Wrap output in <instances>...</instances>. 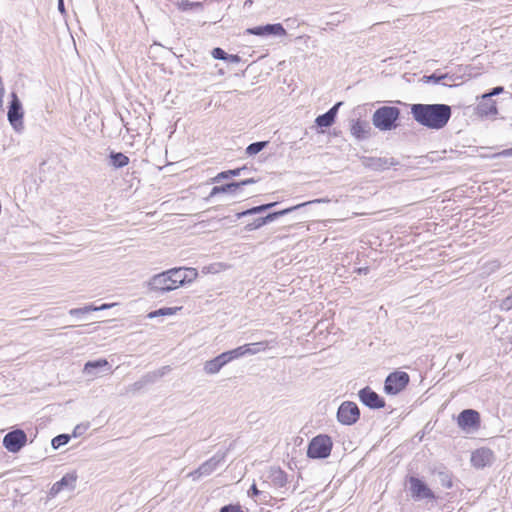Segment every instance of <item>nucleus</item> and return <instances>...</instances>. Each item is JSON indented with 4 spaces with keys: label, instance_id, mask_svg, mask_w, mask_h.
<instances>
[{
    "label": "nucleus",
    "instance_id": "obj_1",
    "mask_svg": "<svg viewBox=\"0 0 512 512\" xmlns=\"http://www.w3.org/2000/svg\"><path fill=\"white\" fill-rule=\"evenodd\" d=\"M411 113L421 125L430 129H441L451 117V108L445 104H414Z\"/></svg>",
    "mask_w": 512,
    "mask_h": 512
},
{
    "label": "nucleus",
    "instance_id": "obj_2",
    "mask_svg": "<svg viewBox=\"0 0 512 512\" xmlns=\"http://www.w3.org/2000/svg\"><path fill=\"white\" fill-rule=\"evenodd\" d=\"M198 277V271L192 267L172 268L156 275L153 283L161 291H171L180 286L194 282Z\"/></svg>",
    "mask_w": 512,
    "mask_h": 512
},
{
    "label": "nucleus",
    "instance_id": "obj_3",
    "mask_svg": "<svg viewBox=\"0 0 512 512\" xmlns=\"http://www.w3.org/2000/svg\"><path fill=\"white\" fill-rule=\"evenodd\" d=\"M504 92V87L498 86L492 89L491 92L483 94L478 98L475 108V113L481 118L495 117L498 114L497 101L493 96Z\"/></svg>",
    "mask_w": 512,
    "mask_h": 512
},
{
    "label": "nucleus",
    "instance_id": "obj_4",
    "mask_svg": "<svg viewBox=\"0 0 512 512\" xmlns=\"http://www.w3.org/2000/svg\"><path fill=\"white\" fill-rule=\"evenodd\" d=\"M332 448V438L326 434H319L309 442L307 456L311 459H324L330 456Z\"/></svg>",
    "mask_w": 512,
    "mask_h": 512
},
{
    "label": "nucleus",
    "instance_id": "obj_5",
    "mask_svg": "<svg viewBox=\"0 0 512 512\" xmlns=\"http://www.w3.org/2000/svg\"><path fill=\"white\" fill-rule=\"evenodd\" d=\"M400 111L394 106H383L378 108L373 114V124L380 130H390L394 127L399 118Z\"/></svg>",
    "mask_w": 512,
    "mask_h": 512
},
{
    "label": "nucleus",
    "instance_id": "obj_6",
    "mask_svg": "<svg viewBox=\"0 0 512 512\" xmlns=\"http://www.w3.org/2000/svg\"><path fill=\"white\" fill-rule=\"evenodd\" d=\"M410 377L406 372L396 371L390 373L384 385V391L390 395H396L403 391L409 384Z\"/></svg>",
    "mask_w": 512,
    "mask_h": 512
},
{
    "label": "nucleus",
    "instance_id": "obj_7",
    "mask_svg": "<svg viewBox=\"0 0 512 512\" xmlns=\"http://www.w3.org/2000/svg\"><path fill=\"white\" fill-rule=\"evenodd\" d=\"M457 424L465 432L477 431L481 426V417L473 409L463 410L457 417Z\"/></svg>",
    "mask_w": 512,
    "mask_h": 512
},
{
    "label": "nucleus",
    "instance_id": "obj_8",
    "mask_svg": "<svg viewBox=\"0 0 512 512\" xmlns=\"http://www.w3.org/2000/svg\"><path fill=\"white\" fill-rule=\"evenodd\" d=\"M360 418V410L352 401L343 402L337 411V419L343 425H353Z\"/></svg>",
    "mask_w": 512,
    "mask_h": 512
},
{
    "label": "nucleus",
    "instance_id": "obj_9",
    "mask_svg": "<svg viewBox=\"0 0 512 512\" xmlns=\"http://www.w3.org/2000/svg\"><path fill=\"white\" fill-rule=\"evenodd\" d=\"M269 347V343L267 341H262L254 344H245L243 346L237 347L236 349L224 352L223 355L226 356L225 359L229 363L230 361L237 359L245 354H255L260 351H264Z\"/></svg>",
    "mask_w": 512,
    "mask_h": 512
},
{
    "label": "nucleus",
    "instance_id": "obj_10",
    "mask_svg": "<svg viewBox=\"0 0 512 512\" xmlns=\"http://www.w3.org/2000/svg\"><path fill=\"white\" fill-rule=\"evenodd\" d=\"M27 443V435L21 429L7 433L3 438V446L11 453L19 452Z\"/></svg>",
    "mask_w": 512,
    "mask_h": 512
},
{
    "label": "nucleus",
    "instance_id": "obj_11",
    "mask_svg": "<svg viewBox=\"0 0 512 512\" xmlns=\"http://www.w3.org/2000/svg\"><path fill=\"white\" fill-rule=\"evenodd\" d=\"M313 201H310V202H305V203H301V204H298L296 206H293V207H290V208H286V209H283L281 211H277V212H273V213H270L268 214L267 216L265 217H262V218H257L255 219L253 222L247 224L245 226V230L246 231H253V230H256V229H259L261 228L262 226H264L265 224H267L268 222H271L273 220H275L276 218H278L279 216H283V215H286L288 213H290L291 211L293 210H296L302 206H305L307 204H310L312 203ZM314 202H320V200H315Z\"/></svg>",
    "mask_w": 512,
    "mask_h": 512
},
{
    "label": "nucleus",
    "instance_id": "obj_12",
    "mask_svg": "<svg viewBox=\"0 0 512 512\" xmlns=\"http://www.w3.org/2000/svg\"><path fill=\"white\" fill-rule=\"evenodd\" d=\"M11 98V103L8 108V120L15 129H19L23 126L22 106L16 93L13 92Z\"/></svg>",
    "mask_w": 512,
    "mask_h": 512
},
{
    "label": "nucleus",
    "instance_id": "obj_13",
    "mask_svg": "<svg viewBox=\"0 0 512 512\" xmlns=\"http://www.w3.org/2000/svg\"><path fill=\"white\" fill-rule=\"evenodd\" d=\"M494 459V453L491 449L481 447L476 449L471 454V464L476 469H482L492 463Z\"/></svg>",
    "mask_w": 512,
    "mask_h": 512
},
{
    "label": "nucleus",
    "instance_id": "obj_14",
    "mask_svg": "<svg viewBox=\"0 0 512 512\" xmlns=\"http://www.w3.org/2000/svg\"><path fill=\"white\" fill-rule=\"evenodd\" d=\"M361 402L371 409H381L385 407V400L380 397L370 387H365L359 391Z\"/></svg>",
    "mask_w": 512,
    "mask_h": 512
},
{
    "label": "nucleus",
    "instance_id": "obj_15",
    "mask_svg": "<svg viewBox=\"0 0 512 512\" xmlns=\"http://www.w3.org/2000/svg\"><path fill=\"white\" fill-rule=\"evenodd\" d=\"M247 34L250 35H256V36H266V35H278V36H285L286 30L282 26V24H267L265 26H258L253 28H248L246 30Z\"/></svg>",
    "mask_w": 512,
    "mask_h": 512
},
{
    "label": "nucleus",
    "instance_id": "obj_16",
    "mask_svg": "<svg viewBox=\"0 0 512 512\" xmlns=\"http://www.w3.org/2000/svg\"><path fill=\"white\" fill-rule=\"evenodd\" d=\"M409 482L413 497L429 499L434 498L433 492L420 479L416 477H411Z\"/></svg>",
    "mask_w": 512,
    "mask_h": 512
},
{
    "label": "nucleus",
    "instance_id": "obj_17",
    "mask_svg": "<svg viewBox=\"0 0 512 512\" xmlns=\"http://www.w3.org/2000/svg\"><path fill=\"white\" fill-rule=\"evenodd\" d=\"M340 105H341V103H337L325 114L318 116L315 120L317 126L330 127L335 122V118H336L338 108Z\"/></svg>",
    "mask_w": 512,
    "mask_h": 512
},
{
    "label": "nucleus",
    "instance_id": "obj_18",
    "mask_svg": "<svg viewBox=\"0 0 512 512\" xmlns=\"http://www.w3.org/2000/svg\"><path fill=\"white\" fill-rule=\"evenodd\" d=\"M226 356L222 354L218 355L212 360L207 361L204 364V370L207 374H216L218 373L221 368L226 365L228 362L225 359Z\"/></svg>",
    "mask_w": 512,
    "mask_h": 512
},
{
    "label": "nucleus",
    "instance_id": "obj_19",
    "mask_svg": "<svg viewBox=\"0 0 512 512\" xmlns=\"http://www.w3.org/2000/svg\"><path fill=\"white\" fill-rule=\"evenodd\" d=\"M238 191L239 184H236V182H231L221 186H214L211 189L210 197H215L219 194H235Z\"/></svg>",
    "mask_w": 512,
    "mask_h": 512
},
{
    "label": "nucleus",
    "instance_id": "obj_20",
    "mask_svg": "<svg viewBox=\"0 0 512 512\" xmlns=\"http://www.w3.org/2000/svg\"><path fill=\"white\" fill-rule=\"evenodd\" d=\"M243 169H244V167H240V168H236V169L222 171V172L218 173L215 177L212 178V182L218 183L223 179H228L230 177L238 176V175H240V173Z\"/></svg>",
    "mask_w": 512,
    "mask_h": 512
},
{
    "label": "nucleus",
    "instance_id": "obj_21",
    "mask_svg": "<svg viewBox=\"0 0 512 512\" xmlns=\"http://www.w3.org/2000/svg\"><path fill=\"white\" fill-rule=\"evenodd\" d=\"M181 309H182V307H165V308H160V309H158L156 311H153V312L149 313L148 316L150 318H154V317H157V316H170V315L176 314Z\"/></svg>",
    "mask_w": 512,
    "mask_h": 512
},
{
    "label": "nucleus",
    "instance_id": "obj_22",
    "mask_svg": "<svg viewBox=\"0 0 512 512\" xmlns=\"http://www.w3.org/2000/svg\"><path fill=\"white\" fill-rule=\"evenodd\" d=\"M276 203H268V204H263V205H260V206H255V207H252L246 211H243L241 213H238L237 214V217L240 218L242 216H246V215H252V214H257V213H260L262 211H265L271 207H273Z\"/></svg>",
    "mask_w": 512,
    "mask_h": 512
},
{
    "label": "nucleus",
    "instance_id": "obj_23",
    "mask_svg": "<svg viewBox=\"0 0 512 512\" xmlns=\"http://www.w3.org/2000/svg\"><path fill=\"white\" fill-rule=\"evenodd\" d=\"M111 159L113 165L117 168L124 167L129 163V158L123 153H112Z\"/></svg>",
    "mask_w": 512,
    "mask_h": 512
},
{
    "label": "nucleus",
    "instance_id": "obj_24",
    "mask_svg": "<svg viewBox=\"0 0 512 512\" xmlns=\"http://www.w3.org/2000/svg\"><path fill=\"white\" fill-rule=\"evenodd\" d=\"M218 462L214 461L213 459H210L203 463L197 470L200 475H207L210 474L213 470L216 469Z\"/></svg>",
    "mask_w": 512,
    "mask_h": 512
},
{
    "label": "nucleus",
    "instance_id": "obj_25",
    "mask_svg": "<svg viewBox=\"0 0 512 512\" xmlns=\"http://www.w3.org/2000/svg\"><path fill=\"white\" fill-rule=\"evenodd\" d=\"M351 133L356 138L360 139L366 134V130L361 121H356L351 127Z\"/></svg>",
    "mask_w": 512,
    "mask_h": 512
},
{
    "label": "nucleus",
    "instance_id": "obj_26",
    "mask_svg": "<svg viewBox=\"0 0 512 512\" xmlns=\"http://www.w3.org/2000/svg\"><path fill=\"white\" fill-rule=\"evenodd\" d=\"M76 481V477L75 476H64L59 482L55 483L54 486H53V490H55L56 492L60 491L62 486L64 485H73Z\"/></svg>",
    "mask_w": 512,
    "mask_h": 512
},
{
    "label": "nucleus",
    "instance_id": "obj_27",
    "mask_svg": "<svg viewBox=\"0 0 512 512\" xmlns=\"http://www.w3.org/2000/svg\"><path fill=\"white\" fill-rule=\"evenodd\" d=\"M69 439L70 438H69L68 435H65V434L58 435V436H56L55 438L52 439V446L54 448H59L60 446L65 445L66 443H68Z\"/></svg>",
    "mask_w": 512,
    "mask_h": 512
},
{
    "label": "nucleus",
    "instance_id": "obj_28",
    "mask_svg": "<svg viewBox=\"0 0 512 512\" xmlns=\"http://www.w3.org/2000/svg\"><path fill=\"white\" fill-rule=\"evenodd\" d=\"M265 146V142H256L252 143L247 147V153L250 155H254L259 153Z\"/></svg>",
    "mask_w": 512,
    "mask_h": 512
},
{
    "label": "nucleus",
    "instance_id": "obj_29",
    "mask_svg": "<svg viewBox=\"0 0 512 512\" xmlns=\"http://www.w3.org/2000/svg\"><path fill=\"white\" fill-rule=\"evenodd\" d=\"M107 364H108V362L105 359H101V360H98L95 362H87L85 364L84 370L89 372L90 369H92V368L103 367V366H106Z\"/></svg>",
    "mask_w": 512,
    "mask_h": 512
},
{
    "label": "nucleus",
    "instance_id": "obj_30",
    "mask_svg": "<svg viewBox=\"0 0 512 512\" xmlns=\"http://www.w3.org/2000/svg\"><path fill=\"white\" fill-rule=\"evenodd\" d=\"M211 54L215 59L226 60L228 58V54L219 47L214 48Z\"/></svg>",
    "mask_w": 512,
    "mask_h": 512
},
{
    "label": "nucleus",
    "instance_id": "obj_31",
    "mask_svg": "<svg viewBox=\"0 0 512 512\" xmlns=\"http://www.w3.org/2000/svg\"><path fill=\"white\" fill-rule=\"evenodd\" d=\"M220 512H244L240 505H226L220 509Z\"/></svg>",
    "mask_w": 512,
    "mask_h": 512
},
{
    "label": "nucleus",
    "instance_id": "obj_32",
    "mask_svg": "<svg viewBox=\"0 0 512 512\" xmlns=\"http://www.w3.org/2000/svg\"><path fill=\"white\" fill-rule=\"evenodd\" d=\"M502 309L510 310L512 308V294L507 296L501 304Z\"/></svg>",
    "mask_w": 512,
    "mask_h": 512
},
{
    "label": "nucleus",
    "instance_id": "obj_33",
    "mask_svg": "<svg viewBox=\"0 0 512 512\" xmlns=\"http://www.w3.org/2000/svg\"><path fill=\"white\" fill-rule=\"evenodd\" d=\"M255 182H256V180H254L253 178H249V179L242 180L240 182H236V184H239V189H240L242 186L253 184Z\"/></svg>",
    "mask_w": 512,
    "mask_h": 512
},
{
    "label": "nucleus",
    "instance_id": "obj_34",
    "mask_svg": "<svg viewBox=\"0 0 512 512\" xmlns=\"http://www.w3.org/2000/svg\"><path fill=\"white\" fill-rule=\"evenodd\" d=\"M111 306H112V304H103L100 307H89V308H86V311L102 310V309L110 308Z\"/></svg>",
    "mask_w": 512,
    "mask_h": 512
},
{
    "label": "nucleus",
    "instance_id": "obj_35",
    "mask_svg": "<svg viewBox=\"0 0 512 512\" xmlns=\"http://www.w3.org/2000/svg\"><path fill=\"white\" fill-rule=\"evenodd\" d=\"M226 60H228L232 63H239L241 59H240L239 55L233 54V55H228V58Z\"/></svg>",
    "mask_w": 512,
    "mask_h": 512
},
{
    "label": "nucleus",
    "instance_id": "obj_36",
    "mask_svg": "<svg viewBox=\"0 0 512 512\" xmlns=\"http://www.w3.org/2000/svg\"><path fill=\"white\" fill-rule=\"evenodd\" d=\"M260 491L258 490L257 486L255 484H253L251 487H250V490H249V495L251 496H257L259 495Z\"/></svg>",
    "mask_w": 512,
    "mask_h": 512
},
{
    "label": "nucleus",
    "instance_id": "obj_37",
    "mask_svg": "<svg viewBox=\"0 0 512 512\" xmlns=\"http://www.w3.org/2000/svg\"><path fill=\"white\" fill-rule=\"evenodd\" d=\"M496 156H512V148L505 149V150L499 152L498 154H496Z\"/></svg>",
    "mask_w": 512,
    "mask_h": 512
},
{
    "label": "nucleus",
    "instance_id": "obj_38",
    "mask_svg": "<svg viewBox=\"0 0 512 512\" xmlns=\"http://www.w3.org/2000/svg\"><path fill=\"white\" fill-rule=\"evenodd\" d=\"M366 271H367V268H365V269L359 268V269H358V272H359V273H361V272H366Z\"/></svg>",
    "mask_w": 512,
    "mask_h": 512
},
{
    "label": "nucleus",
    "instance_id": "obj_39",
    "mask_svg": "<svg viewBox=\"0 0 512 512\" xmlns=\"http://www.w3.org/2000/svg\"><path fill=\"white\" fill-rule=\"evenodd\" d=\"M2 103H3V95H0V107L2 106Z\"/></svg>",
    "mask_w": 512,
    "mask_h": 512
}]
</instances>
